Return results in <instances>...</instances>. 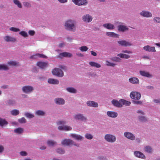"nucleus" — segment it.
I'll use <instances>...</instances> for the list:
<instances>
[{
    "instance_id": "f704fd0d",
    "label": "nucleus",
    "mask_w": 160,
    "mask_h": 160,
    "mask_svg": "<svg viewBox=\"0 0 160 160\" xmlns=\"http://www.w3.org/2000/svg\"><path fill=\"white\" fill-rule=\"evenodd\" d=\"M117 56L122 58L128 59L130 58V55L122 53H120L117 54Z\"/></svg>"
},
{
    "instance_id": "dca6fc26",
    "label": "nucleus",
    "mask_w": 160,
    "mask_h": 160,
    "mask_svg": "<svg viewBox=\"0 0 160 160\" xmlns=\"http://www.w3.org/2000/svg\"><path fill=\"white\" fill-rule=\"evenodd\" d=\"M54 101L55 103L58 105H63L65 103V101L64 99L61 98H55Z\"/></svg>"
},
{
    "instance_id": "a19ab883",
    "label": "nucleus",
    "mask_w": 160,
    "mask_h": 160,
    "mask_svg": "<svg viewBox=\"0 0 160 160\" xmlns=\"http://www.w3.org/2000/svg\"><path fill=\"white\" fill-rule=\"evenodd\" d=\"M10 114L13 116H17L18 115L20 112L19 110L16 109H14L11 110L10 112Z\"/></svg>"
},
{
    "instance_id": "9d476101",
    "label": "nucleus",
    "mask_w": 160,
    "mask_h": 160,
    "mask_svg": "<svg viewBox=\"0 0 160 160\" xmlns=\"http://www.w3.org/2000/svg\"><path fill=\"white\" fill-rule=\"evenodd\" d=\"M75 119L77 120H81L86 122L87 120V118L83 114L78 113L74 115Z\"/></svg>"
},
{
    "instance_id": "4d7b16f0",
    "label": "nucleus",
    "mask_w": 160,
    "mask_h": 160,
    "mask_svg": "<svg viewBox=\"0 0 160 160\" xmlns=\"http://www.w3.org/2000/svg\"><path fill=\"white\" fill-rule=\"evenodd\" d=\"M9 30L11 31L15 32H19L20 31V29L18 28H17L13 27H11L10 28H9Z\"/></svg>"
},
{
    "instance_id": "2f4dec72",
    "label": "nucleus",
    "mask_w": 160,
    "mask_h": 160,
    "mask_svg": "<svg viewBox=\"0 0 160 160\" xmlns=\"http://www.w3.org/2000/svg\"><path fill=\"white\" fill-rule=\"evenodd\" d=\"M8 124V122L4 119L0 118V126L2 128Z\"/></svg>"
},
{
    "instance_id": "ea45409f",
    "label": "nucleus",
    "mask_w": 160,
    "mask_h": 160,
    "mask_svg": "<svg viewBox=\"0 0 160 160\" xmlns=\"http://www.w3.org/2000/svg\"><path fill=\"white\" fill-rule=\"evenodd\" d=\"M9 69V68L7 65L5 64H0V71H7Z\"/></svg>"
},
{
    "instance_id": "bf43d9fd",
    "label": "nucleus",
    "mask_w": 160,
    "mask_h": 160,
    "mask_svg": "<svg viewBox=\"0 0 160 160\" xmlns=\"http://www.w3.org/2000/svg\"><path fill=\"white\" fill-rule=\"evenodd\" d=\"M99 160H107V157L105 156H100L98 158Z\"/></svg>"
},
{
    "instance_id": "338daca9",
    "label": "nucleus",
    "mask_w": 160,
    "mask_h": 160,
    "mask_svg": "<svg viewBox=\"0 0 160 160\" xmlns=\"http://www.w3.org/2000/svg\"><path fill=\"white\" fill-rule=\"evenodd\" d=\"M20 154L21 156H25L27 155V152H26L24 151H21L20 152Z\"/></svg>"
},
{
    "instance_id": "774afa93",
    "label": "nucleus",
    "mask_w": 160,
    "mask_h": 160,
    "mask_svg": "<svg viewBox=\"0 0 160 160\" xmlns=\"http://www.w3.org/2000/svg\"><path fill=\"white\" fill-rule=\"evenodd\" d=\"M88 75H89V76H90L91 77H95L96 75V74L93 72H89L88 73Z\"/></svg>"
},
{
    "instance_id": "4be33fe9",
    "label": "nucleus",
    "mask_w": 160,
    "mask_h": 160,
    "mask_svg": "<svg viewBox=\"0 0 160 160\" xmlns=\"http://www.w3.org/2000/svg\"><path fill=\"white\" fill-rule=\"evenodd\" d=\"M129 82L133 84H138L139 83V80L136 77H132L128 79Z\"/></svg>"
},
{
    "instance_id": "20e7f679",
    "label": "nucleus",
    "mask_w": 160,
    "mask_h": 160,
    "mask_svg": "<svg viewBox=\"0 0 160 160\" xmlns=\"http://www.w3.org/2000/svg\"><path fill=\"white\" fill-rule=\"evenodd\" d=\"M104 138L107 142L111 143L114 142L116 140V137L115 135L110 133L105 134Z\"/></svg>"
},
{
    "instance_id": "9b49d317",
    "label": "nucleus",
    "mask_w": 160,
    "mask_h": 160,
    "mask_svg": "<svg viewBox=\"0 0 160 160\" xmlns=\"http://www.w3.org/2000/svg\"><path fill=\"white\" fill-rule=\"evenodd\" d=\"M72 1L75 5L80 6H85L88 3L87 0H72Z\"/></svg>"
},
{
    "instance_id": "e2e57ef3",
    "label": "nucleus",
    "mask_w": 160,
    "mask_h": 160,
    "mask_svg": "<svg viewBox=\"0 0 160 160\" xmlns=\"http://www.w3.org/2000/svg\"><path fill=\"white\" fill-rule=\"evenodd\" d=\"M137 112L139 114H140V115H144V114H145V113L144 112L142 111V110H138L137 111Z\"/></svg>"
},
{
    "instance_id": "2eb2a0df",
    "label": "nucleus",
    "mask_w": 160,
    "mask_h": 160,
    "mask_svg": "<svg viewBox=\"0 0 160 160\" xmlns=\"http://www.w3.org/2000/svg\"><path fill=\"white\" fill-rule=\"evenodd\" d=\"M139 14L142 16L147 18H151L152 16V14L150 12L146 10L142 11Z\"/></svg>"
},
{
    "instance_id": "c9c22d12",
    "label": "nucleus",
    "mask_w": 160,
    "mask_h": 160,
    "mask_svg": "<svg viewBox=\"0 0 160 160\" xmlns=\"http://www.w3.org/2000/svg\"><path fill=\"white\" fill-rule=\"evenodd\" d=\"M13 3L19 8H22V3L19 0H13Z\"/></svg>"
},
{
    "instance_id": "5701e85b",
    "label": "nucleus",
    "mask_w": 160,
    "mask_h": 160,
    "mask_svg": "<svg viewBox=\"0 0 160 160\" xmlns=\"http://www.w3.org/2000/svg\"><path fill=\"white\" fill-rule=\"evenodd\" d=\"M103 27L109 30H113L114 29L115 27L114 25L110 23H107L103 25Z\"/></svg>"
},
{
    "instance_id": "423d86ee",
    "label": "nucleus",
    "mask_w": 160,
    "mask_h": 160,
    "mask_svg": "<svg viewBox=\"0 0 160 160\" xmlns=\"http://www.w3.org/2000/svg\"><path fill=\"white\" fill-rule=\"evenodd\" d=\"M53 75L59 77H62L64 76V73L59 68L54 69L52 72Z\"/></svg>"
},
{
    "instance_id": "b1692460",
    "label": "nucleus",
    "mask_w": 160,
    "mask_h": 160,
    "mask_svg": "<svg viewBox=\"0 0 160 160\" xmlns=\"http://www.w3.org/2000/svg\"><path fill=\"white\" fill-rule=\"evenodd\" d=\"M139 73L142 76L150 78L152 77V75L149 73V72L145 71H140Z\"/></svg>"
},
{
    "instance_id": "37998d69",
    "label": "nucleus",
    "mask_w": 160,
    "mask_h": 160,
    "mask_svg": "<svg viewBox=\"0 0 160 160\" xmlns=\"http://www.w3.org/2000/svg\"><path fill=\"white\" fill-rule=\"evenodd\" d=\"M23 4L24 7L27 8H30L32 7L31 3L28 2H23Z\"/></svg>"
},
{
    "instance_id": "7ed1b4c3",
    "label": "nucleus",
    "mask_w": 160,
    "mask_h": 160,
    "mask_svg": "<svg viewBox=\"0 0 160 160\" xmlns=\"http://www.w3.org/2000/svg\"><path fill=\"white\" fill-rule=\"evenodd\" d=\"M66 123L65 121H60L58 122L57 124L59 125L58 128L60 130L70 131L72 129V128L69 126L67 125H64Z\"/></svg>"
},
{
    "instance_id": "4c0bfd02",
    "label": "nucleus",
    "mask_w": 160,
    "mask_h": 160,
    "mask_svg": "<svg viewBox=\"0 0 160 160\" xmlns=\"http://www.w3.org/2000/svg\"><path fill=\"white\" fill-rule=\"evenodd\" d=\"M8 64L9 66H19V63L14 61H10L8 62Z\"/></svg>"
},
{
    "instance_id": "6ab92c4d",
    "label": "nucleus",
    "mask_w": 160,
    "mask_h": 160,
    "mask_svg": "<svg viewBox=\"0 0 160 160\" xmlns=\"http://www.w3.org/2000/svg\"><path fill=\"white\" fill-rule=\"evenodd\" d=\"M134 156L137 158L142 159H145L146 157L144 154L142 152L139 151H135L134 152Z\"/></svg>"
},
{
    "instance_id": "0e129e2a",
    "label": "nucleus",
    "mask_w": 160,
    "mask_h": 160,
    "mask_svg": "<svg viewBox=\"0 0 160 160\" xmlns=\"http://www.w3.org/2000/svg\"><path fill=\"white\" fill-rule=\"evenodd\" d=\"M122 53H127L128 54H131L132 53V52L128 50H122Z\"/></svg>"
},
{
    "instance_id": "393cba45",
    "label": "nucleus",
    "mask_w": 160,
    "mask_h": 160,
    "mask_svg": "<svg viewBox=\"0 0 160 160\" xmlns=\"http://www.w3.org/2000/svg\"><path fill=\"white\" fill-rule=\"evenodd\" d=\"M144 151L147 153H152L153 151V149L151 146L146 145L144 147Z\"/></svg>"
},
{
    "instance_id": "3c124183",
    "label": "nucleus",
    "mask_w": 160,
    "mask_h": 160,
    "mask_svg": "<svg viewBox=\"0 0 160 160\" xmlns=\"http://www.w3.org/2000/svg\"><path fill=\"white\" fill-rule=\"evenodd\" d=\"M85 138L89 140L92 139L93 138V136L91 134L87 133L85 135Z\"/></svg>"
},
{
    "instance_id": "58836bf2",
    "label": "nucleus",
    "mask_w": 160,
    "mask_h": 160,
    "mask_svg": "<svg viewBox=\"0 0 160 160\" xmlns=\"http://www.w3.org/2000/svg\"><path fill=\"white\" fill-rule=\"evenodd\" d=\"M47 144L49 146H52L57 145V142L52 140H49L47 141Z\"/></svg>"
},
{
    "instance_id": "72a5a7b5",
    "label": "nucleus",
    "mask_w": 160,
    "mask_h": 160,
    "mask_svg": "<svg viewBox=\"0 0 160 160\" xmlns=\"http://www.w3.org/2000/svg\"><path fill=\"white\" fill-rule=\"evenodd\" d=\"M89 64L92 67H95L96 68H99L101 67L100 64L95 62H90Z\"/></svg>"
},
{
    "instance_id": "f257e3e1",
    "label": "nucleus",
    "mask_w": 160,
    "mask_h": 160,
    "mask_svg": "<svg viewBox=\"0 0 160 160\" xmlns=\"http://www.w3.org/2000/svg\"><path fill=\"white\" fill-rule=\"evenodd\" d=\"M76 24L75 20L72 19L68 20L65 22L64 28L67 30L74 32L76 30Z\"/></svg>"
},
{
    "instance_id": "09e8293b",
    "label": "nucleus",
    "mask_w": 160,
    "mask_h": 160,
    "mask_svg": "<svg viewBox=\"0 0 160 160\" xmlns=\"http://www.w3.org/2000/svg\"><path fill=\"white\" fill-rule=\"evenodd\" d=\"M7 104L9 105H14L16 104V101L14 100H9L7 101Z\"/></svg>"
},
{
    "instance_id": "f03ea898",
    "label": "nucleus",
    "mask_w": 160,
    "mask_h": 160,
    "mask_svg": "<svg viewBox=\"0 0 160 160\" xmlns=\"http://www.w3.org/2000/svg\"><path fill=\"white\" fill-rule=\"evenodd\" d=\"M61 143L62 145L66 146H74L77 147H79V144L76 143L74 141L71 139H64L62 140Z\"/></svg>"
},
{
    "instance_id": "1a4fd4ad",
    "label": "nucleus",
    "mask_w": 160,
    "mask_h": 160,
    "mask_svg": "<svg viewBox=\"0 0 160 160\" xmlns=\"http://www.w3.org/2000/svg\"><path fill=\"white\" fill-rule=\"evenodd\" d=\"M131 98L133 99L139 100L141 98V94L139 92H132L130 95Z\"/></svg>"
},
{
    "instance_id": "4468645a",
    "label": "nucleus",
    "mask_w": 160,
    "mask_h": 160,
    "mask_svg": "<svg viewBox=\"0 0 160 160\" xmlns=\"http://www.w3.org/2000/svg\"><path fill=\"white\" fill-rule=\"evenodd\" d=\"M120 45L124 47H128L132 45V42L127 41L125 40H121L117 42Z\"/></svg>"
},
{
    "instance_id": "603ef678",
    "label": "nucleus",
    "mask_w": 160,
    "mask_h": 160,
    "mask_svg": "<svg viewBox=\"0 0 160 160\" xmlns=\"http://www.w3.org/2000/svg\"><path fill=\"white\" fill-rule=\"evenodd\" d=\"M19 34L25 38L28 37V35L27 33L25 31H22L20 32H19Z\"/></svg>"
},
{
    "instance_id": "680f3d73",
    "label": "nucleus",
    "mask_w": 160,
    "mask_h": 160,
    "mask_svg": "<svg viewBox=\"0 0 160 160\" xmlns=\"http://www.w3.org/2000/svg\"><path fill=\"white\" fill-rule=\"evenodd\" d=\"M133 102L134 104H141L142 103V101H133Z\"/></svg>"
},
{
    "instance_id": "c85d7f7f",
    "label": "nucleus",
    "mask_w": 160,
    "mask_h": 160,
    "mask_svg": "<svg viewBox=\"0 0 160 160\" xmlns=\"http://www.w3.org/2000/svg\"><path fill=\"white\" fill-rule=\"evenodd\" d=\"M48 82L49 83L52 84H58L59 83L58 80L54 78L48 79Z\"/></svg>"
},
{
    "instance_id": "c756f323",
    "label": "nucleus",
    "mask_w": 160,
    "mask_h": 160,
    "mask_svg": "<svg viewBox=\"0 0 160 160\" xmlns=\"http://www.w3.org/2000/svg\"><path fill=\"white\" fill-rule=\"evenodd\" d=\"M106 34L107 36L111 37L118 38L119 36V34L115 33L114 32H106Z\"/></svg>"
},
{
    "instance_id": "69168bd1",
    "label": "nucleus",
    "mask_w": 160,
    "mask_h": 160,
    "mask_svg": "<svg viewBox=\"0 0 160 160\" xmlns=\"http://www.w3.org/2000/svg\"><path fill=\"white\" fill-rule=\"evenodd\" d=\"M61 3L64 4L68 2V0H57Z\"/></svg>"
},
{
    "instance_id": "ddd939ff",
    "label": "nucleus",
    "mask_w": 160,
    "mask_h": 160,
    "mask_svg": "<svg viewBox=\"0 0 160 160\" xmlns=\"http://www.w3.org/2000/svg\"><path fill=\"white\" fill-rule=\"evenodd\" d=\"M93 19L92 17L89 14H86L82 17V20L84 22L89 23L91 22Z\"/></svg>"
},
{
    "instance_id": "7c9ffc66",
    "label": "nucleus",
    "mask_w": 160,
    "mask_h": 160,
    "mask_svg": "<svg viewBox=\"0 0 160 160\" xmlns=\"http://www.w3.org/2000/svg\"><path fill=\"white\" fill-rule=\"evenodd\" d=\"M37 65L41 68H44L47 66L48 63L47 62H39L37 63Z\"/></svg>"
},
{
    "instance_id": "aec40b11",
    "label": "nucleus",
    "mask_w": 160,
    "mask_h": 160,
    "mask_svg": "<svg viewBox=\"0 0 160 160\" xmlns=\"http://www.w3.org/2000/svg\"><path fill=\"white\" fill-rule=\"evenodd\" d=\"M107 115L109 117L112 118H115L118 116V113L115 112L108 111L107 112Z\"/></svg>"
},
{
    "instance_id": "f3484780",
    "label": "nucleus",
    "mask_w": 160,
    "mask_h": 160,
    "mask_svg": "<svg viewBox=\"0 0 160 160\" xmlns=\"http://www.w3.org/2000/svg\"><path fill=\"white\" fill-rule=\"evenodd\" d=\"M112 105L115 107L117 108H121L122 105L121 104V99L118 101L116 99H113L111 101Z\"/></svg>"
},
{
    "instance_id": "f8f14e48",
    "label": "nucleus",
    "mask_w": 160,
    "mask_h": 160,
    "mask_svg": "<svg viewBox=\"0 0 160 160\" xmlns=\"http://www.w3.org/2000/svg\"><path fill=\"white\" fill-rule=\"evenodd\" d=\"M69 136L74 139L78 141H81L84 139V137L76 133H70L69 134Z\"/></svg>"
},
{
    "instance_id": "6e6d98bb",
    "label": "nucleus",
    "mask_w": 160,
    "mask_h": 160,
    "mask_svg": "<svg viewBox=\"0 0 160 160\" xmlns=\"http://www.w3.org/2000/svg\"><path fill=\"white\" fill-rule=\"evenodd\" d=\"M111 59L113 61L116 62H119L121 60V59L117 57H115L112 58H111Z\"/></svg>"
},
{
    "instance_id": "864d4df0",
    "label": "nucleus",
    "mask_w": 160,
    "mask_h": 160,
    "mask_svg": "<svg viewBox=\"0 0 160 160\" xmlns=\"http://www.w3.org/2000/svg\"><path fill=\"white\" fill-rule=\"evenodd\" d=\"M88 48L85 46H82L79 48V50L81 52H86L88 49Z\"/></svg>"
},
{
    "instance_id": "5fc2aeb1",
    "label": "nucleus",
    "mask_w": 160,
    "mask_h": 160,
    "mask_svg": "<svg viewBox=\"0 0 160 160\" xmlns=\"http://www.w3.org/2000/svg\"><path fill=\"white\" fill-rule=\"evenodd\" d=\"M18 121L20 123H25L27 122L26 119L24 117L18 119Z\"/></svg>"
},
{
    "instance_id": "49530a36",
    "label": "nucleus",
    "mask_w": 160,
    "mask_h": 160,
    "mask_svg": "<svg viewBox=\"0 0 160 160\" xmlns=\"http://www.w3.org/2000/svg\"><path fill=\"white\" fill-rule=\"evenodd\" d=\"M138 118L139 121L142 122H146L147 120V118L143 116H139Z\"/></svg>"
},
{
    "instance_id": "cd10ccee",
    "label": "nucleus",
    "mask_w": 160,
    "mask_h": 160,
    "mask_svg": "<svg viewBox=\"0 0 160 160\" xmlns=\"http://www.w3.org/2000/svg\"><path fill=\"white\" fill-rule=\"evenodd\" d=\"M66 90L67 92L71 93H76L77 92L76 89L72 87H68L66 88Z\"/></svg>"
},
{
    "instance_id": "a18cd8bd",
    "label": "nucleus",
    "mask_w": 160,
    "mask_h": 160,
    "mask_svg": "<svg viewBox=\"0 0 160 160\" xmlns=\"http://www.w3.org/2000/svg\"><path fill=\"white\" fill-rule=\"evenodd\" d=\"M23 128H18L14 130V132L15 133L20 134L22 133L23 132Z\"/></svg>"
},
{
    "instance_id": "39448f33",
    "label": "nucleus",
    "mask_w": 160,
    "mask_h": 160,
    "mask_svg": "<svg viewBox=\"0 0 160 160\" xmlns=\"http://www.w3.org/2000/svg\"><path fill=\"white\" fill-rule=\"evenodd\" d=\"M34 88L31 85H27L23 86L22 88V92L24 93L29 94L33 92Z\"/></svg>"
},
{
    "instance_id": "bb28decb",
    "label": "nucleus",
    "mask_w": 160,
    "mask_h": 160,
    "mask_svg": "<svg viewBox=\"0 0 160 160\" xmlns=\"http://www.w3.org/2000/svg\"><path fill=\"white\" fill-rule=\"evenodd\" d=\"M38 58H47V57L43 54L39 53H36L34 55L31 56L30 57L31 59H35Z\"/></svg>"
},
{
    "instance_id": "412c9836",
    "label": "nucleus",
    "mask_w": 160,
    "mask_h": 160,
    "mask_svg": "<svg viewBox=\"0 0 160 160\" xmlns=\"http://www.w3.org/2000/svg\"><path fill=\"white\" fill-rule=\"evenodd\" d=\"M143 49L147 52H155L156 50L154 47H151L148 45L145 46L143 48Z\"/></svg>"
},
{
    "instance_id": "8fccbe9b",
    "label": "nucleus",
    "mask_w": 160,
    "mask_h": 160,
    "mask_svg": "<svg viewBox=\"0 0 160 160\" xmlns=\"http://www.w3.org/2000/svg\"><path fill=\"white\" fill-rule=\"evenodd\" d=\"M56 151L57 152L61 154H63L65 153V151L63 148H58Z\"/></svg>"
},
{
    "instance_id": "13d9d810",
    "label": "nucleus",
    "mask_w": 160,
    "mask_h": 160,
    "mask_svg": "<svg viewBox=\"0 0 160 160\" xmlns=\"http://www.w3.org/2000/svg\"><path fill=\"white\" fill-rule=\"evenodd\" d=\"M153 21L156 22L160 23V18L159 17H155L153 18Z\"/></svg>"
},
{
    "instance_id": "052dcab7",
    "label": "nucleus",
    "mask_w": 160,
    "mask_h": 160,
    "mask_svg": "<svg viewBox=\"0 0 160 160\" xmlns=\"http://www.w3.org/2000/svg\"><path fill=\"white\" fill-rule=\"evenodd\" d=\"M28 33L31 36H33L35 33V32L33 30H30L28 31Z\"/></svg>"
},
{
    "instance_id": "de8ad7c7",
    "label": "nucleus",
    "mask_w": 160,
    "mask_h": 160,
    "mask_svg": "<svg viewBox=\"0 0 160 160\" xmlns=\"http://www.w3.org/2000/svg\"><path fill=\"white\" fill-rule=\"evenodd\" d=\"M106 64L107 66L112 67H114L116 65L115 63L110 62L107 60L106 61Z\"/></svg>"
},
{
    "instance_id": "473e14b6",
    "label": "nucleus",
    "mask_w": 160,
    "mask_h": 160,
    "mask_svg": "<svg viewBox=\"0 0 160 160\" xmlns=\"http://www.w3.org/2000/svg\"><path fill=\"white\" fill-rule=\"evenodd\" d=\"M60 57V56L64 57L70 58L72 56V54L69 52H64L62 53H60L59 54Z\"/></svg>"
},
{
    "instance_id": "a878e982",
    "label": "nucleus",
    "mask_w": 160,
    "mask_h": 160,
    "mask_svg": "<svg viewBox=\"0 0 160 160\" xmlns=\"http://www.w3.org/2000/svg\"><path fill=\"white\" fill-rule=\"evenodd\" d=\"M86 104L89 107L97 108L98 106V103L92 101H88L87 102Z\"/></svg>"
},
{
    "instance_id": "0eeeda50",
    "label": "nucleus",
    "mask_w": 160,
    "mask_h": 160,
    "mask_svg": "<svg viewBox=\"0 0 160 160\" xmlns=\"http://www.w3.org/2000/svg\"><path fill=\"white\" fill-rule=\"evenodd\" d=\"M124 136L126 138L131 141H134L135 139V135L130 132H124Z\"/></svg>"
},
{
    "instance_id": "a211bd4d",
    "label": "nucleus",
    "mask_w": 160,
    "mask_h": 160,
    "mask_svg": "<svg viewBox=\"0 0 160 160\" xmlns=\"http://www.w3.org/2000/svg\"><path fill=\"white\" fill-rule=\"evenodd\" d=\"M4 39L7 42H15L16 41V39L15 38L8 35L5 36Z\"/></svg>"
},
{
    "instance_id": "c03bdc74",
    "label": "nucleus",
    "mask_w": 160,
    "mask_h": 160,
    "mask_svg": "<svg viewBox=\"0 0 160 160\" xmlns=\"http://www.w3.org/2000/svg\"><path fill=\"white\" fill-rule=\"evenodd\" d=\"M24 116L27 118H33L34 117V115L28 112L25 113Z\"/></svg>"
},
{
    "instance_id": "6e6552de",
    "label": "nucleus",
    "mask_w": 160,
    "mask_h": 160,
    "mask_svg": "<svg viewBox=\"0 0 160 160\" xmlns=\"http://www.w3.org/2000/svg\"><path fill=\"white\" fill-rule=\"evenodd\" d=\"M115 24H120L118 27V31L119 32H124L126 31H128V27L125 25H121L122 23L120 22L117 21L115 22Z\"/></svg>"
},
{
    "instance_id": "e433bc0d",
    "label": "nucleus",
    "mask_w": 160,
    "mask_h": 160,
    "mask_svg": "<svg viewBox=\"0 0 160 160\" xmlns=\"http://www.w3.org/2000/svg\"><path fill=\"white\" fill-rule=\"evenodd\" d=\"M35 114L39 116H43L45 114L44 111L41 110H37L35 112Z\"/></svg>"
},
{
    "instance_id": "79ce46f5",
    "label": "nucleus",
    "mask_w": 160,
    "mask_h": 160,
    "mask_svg": "<svg viewBox=\"0 0 160 160\" xmlns=\"http://www.w3.org/2000/svg\"><path fill=\"white\" fill-rule=\"evenodd\" d=\"M121 104L122 106L123 105H125V106H129L131 104V102H130L126 101L123 99H121Z\"/></svg>"
}]
</instances>
